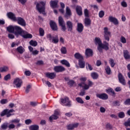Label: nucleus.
Masks as SVG:
<instances>
[{
  "instance_id": "f257e3e1",
  "label": "nucleus",
  "mask_w": 130,
  "mask_h": 130,
  "mask_svg": "<svg viewBox=\"0 0 130 130\" xmlns=\"http://www.w3.org/2000/svg\"><path fill=\"white\" fill-rule=\"evenodd\" d=\"M46 4V2L41 1L39 3H37L36 5V9L41 14H43V15H45V5Z\"/></svg>"
},
{
  "instance_id": "f03ea898",
  "label": "nucleus",
  "mask_w": 130,
  "mask_h": 130,
  "mask_svg": "<svg viewBox=\"0 0 130 130\" xmlns=\"http://www.w3.org/2000/svg\"><path fill=\"white\" fill-rule=\"evenodd\" d=\"M78 85L80 86V87H82L83 90H89L90 87H92V86L94 85V83L90 80H88V84H86L85 82H81Z\"/></svg>"
},
{
  "instance_id": "7ed1b4c3",
  "label": "nucleus",
  "mask_w": 130,
  "mask_h": 130,
  "mask_svg": "<svg viewBox=\"0 0 130 130\" xmlns=\"http://www.w3.org/2000/svg\"><path fill=\"white\" fill-rule=\"evenodd\" d=\"M24 34V30L21 28V27L15 25L14 26V34L15 36H19V35H20L21 36L23 35Z\"/></svg>"
},
{
  "instance_id": "20e7f679",
  "label": "nucleus",
  "mask_w": 130,
  "mask_h": 130,
  "mask_svg": "<svg viewBox=\"0 0 130 130\" xmlns=\"http://www.w3.org/2000/svg\"><path fill=\"white\" fill-rule=\"evenodd\" d=\"M47 38L49 39L50 41H51L52 43L56 44L58 43V37L57 35L51 36V34H48Z\"/></svg>"
},
{
  "instance_id": "39448f33",
  "label": "nucleus",
  "mask_w": 130,
  "mask_h": 130,
  "mask_svg": "<svg viewBox=\"0 0 130 130\" xmlns=\"http://www.w3.org/2000/svg\"><path fill=\"white\" fill-rule=\"evenodd\" d=\"M104 37L105 40L108 42H109L110 40V37H111V32L108 31V28L104 27Z\"/></svg>"
},
{
  "instance_id": "423d86ee",
  "label": "nucleus",
  "mask_w": 130,
  "mask_h": 130,
  "mask_svg": "<svg viewBox=\"0 0 130 130\" xmlns=\"http://www.w3.org/2000/svg\"><path fill=\"white\" fill-rule=\"evenodd\" d=\"M12 112H15V110L13 109H5L1 113V116H5V115H7V117H10V116H12V115H14V114Z\"/></svg>"
},
{
  "instance_id": "0eeeda50",
  "label": "nucleus",
  "mask_w": 130,
  "mask_h": 130,
  "mask_svg": "<svg viewBox=\"0 0 130 130\" xmlns=\"http://www.w3.org/2000/svg\"><path fill=\"white\" fill-rule=\"evenodd\" d=\"M58 23L59 26L61 27L62 31H66V30H67L66 22H64V20H63V18H62L61 16H59L58 18Z\"/></svg>"
},
{
  "instance_id": "6e6552de",
  "label": "nucleus",
  "mask_w": 130,
  "mask_h": 130,
  "mask_svg": "<svg viewBox=\"0 0 130 130\" xmlns=\"http://www.w3.org/2000/svg\"><path fill=\"white\" fill-rule=\"evenodd\" d=\"M108 46H109V44H108V43H107L106 41H104V44L102 45L101 47L99 46V47H98V49L100 51V52H101V51H102V48L103 49H105V50H108V49H109V47Z\"/></svg>"
},
{
  "instance_id": "1a4fd4ad",
  "label": "nucleus",
  "mask_w": 130,
  "mask_h": 130,
  "mask_svg": "<svg viewBox=\"0 0 130 130\" xmlns=\"http://www.w3.org/2000/svg\"><path fill=\"white\" fill-rule=\"evenodd\" d=\"M60 104L65 106H71V102L69 100V98L66 97L64 99H61Z\"/></svg>"
},
{
  "instance_id": "9d476101",
  "label": "nucleus",
  "mask_w": 130,
  "mask_h": 130,
  "mask_svg": "<svg viewBox=\"0 0 130 130\" xmlns=\"http://www.w3.org/2000/svg\"><path fill=\"white\" fill-rule=\"evenodd\" d=\"M22 83V80L20 79V78H16L14 80L13 84L14 86H16V88H21Z\"/></svg>"
},
{
  "instance_id": "9b49d317",
  "label": "nucleus",
  "mask_w": 130,
  "mask_h": 130,
  "mask_svg": "<svg viewBox=\"0 0 130 130\" xmlns=\"http://www.w3.org/2000/svg\"><path fill=\"white\" fill-rule=\"evenodd\" d=\"M54 71L56 73H62V72H64V71H66V68L60 66H55L54 68Z\"/></svg>"
},
{
  "instance_id": "f8f14e48",
  "label": "nucleus",
  "mask_w": 130,
  "mask_h": 130,
  "mask_svg": "<svg viewBox=\"0 0 130 130\" xmlns=\"http://www.w3.org/2000/svg\"><path fill=\"white\" fill-rule=\"evenodd\" d=\"M58 115H59V112L57 110H55L54 114L49 117L50 121L51 122L53 120L57 119V118H58Z\"/></svg>"
},
{
  "instance_id": "ddd939ff",
  "label": "nucleus",
  "mask_w": 130,
  "mask_h": 130,
  "mask_svg": "<svg viewBox=\"0 0 130 130\" xmlns=\"http://www.w3.org/2000/svg\"><path fill=\"white\" fill-rule=\"evenodd\" d=\"M16 21H17L18 24L21 25V26H23V27L26 26V22L22 17H17Z\"/></svg>"
},
{
  "instance_id": "4468645a",
  "label": "nucleus",
  "mask_w": 130,
  "mask_h": 130,
  "mask_svg": "<svg viewBox=\"0 0 130 130\" xmlns=\"http://www.w3.org/2000/svg\"><path fill=\"white\" fill-rule=\"evenodd\" d=\"M96 97L103 100H107L108 95L106 93L96 94Z\"/></svg>"
},
{
  "instance_id": "2eb2a0df",
  "label": "nucleus",
  "mask_w": 130,
  "mask_h": 130,
  "mask_svg": "<svg viewBox=\"0 0 130 130\" xmlns=\"http://www.w3.org/2000/svg\"><path fill=\"white\" fill-rule=\"evenodd\" d=\"M46 77H47V78H48L49 79H50L51 80H52L54 79L55 77H56V74L54 72H53V73L48 72L46 73Z\"/></svg>"
},
{
  "instance_id": "dca6fc26",
  "label": "nucleus",
  "mask_w": 130,
  "mask_h": 130,
  "mask_svg": "<svg viewBox=\"0 0 130 130\" xmlns=\"http://www.w3.org/2000/svg\"><path fill=\"white\" fill-rule=\"evenodd\" d=\"M118 79L120 83H121L122 85H125V80L124 79V77H123L122 74H121V73H119L118 74Z\"/></svg>"
},
{
  "instance_id": "f3484780",
  "label": "nucleus",
  "mask_w": 130,
  "mask_h": 130,
  "mask_svg": "<svg viewBox=\"0 0 130 130\" xmlns=\"http://www.w3.org/2000/svg\"><path fill=\"white\" fill-rule=\"evenodd\" d=\"M109 20L110 21V22L113 23V24H114L115 25H118V20L115 17L109 16Z\"/></svg>"
},
{
  "instance_id": "a211bd4d",
  "label": "nucleus",
  "mask_w": 130,
  "mask_h": 130,
  "mask_svg": "<svg viewBox=\"0 0 130 130\" xmlns=\"http://www.w3.org/2000/svg\"><path fill=\"white\" fill-rule=\"evenodd\" d=\"M83 30H84V25H83V24L81 23H78L77 28L78 32H79V33H82V32H83Z\"/></svg>"
},
{
  "instance_id": "6ab92c4d",
  "label": "nucleus",
  "mask_w": 130,
  "mask_h": 130,
  "mask_svg": "<svg viewBox=\"0 0 130 130\" xmlns=\"http://www.w3.org/2000/svg\"><path fill=\"white\" fill-rule=\"evenodd\" d=\"M7 16L9 19H11V20H12V21H16L17 20V17H16V15L12 12H9L7 14Z\"/></svg>"
},
{
  "instance_id": "aec40b11",
  "label": "nucleus",
  "mask_w": 130,
  "mask_h": 130,
  "mask_svg": "<svg viewBox=\"0 0 130 130\" xmlns=\"http://www.w3.org/2000/svg\"><path fill=\"white\" fill-rule=\"evenodd\" d=\"M85 55L86 57H90L93 55V51L90 49H86L85 50Z\"/></svg>"
},
{
  "instance_id": "412c9836",
  "label": "nucleus",
  "mask_w": 130,
  "mask_h": 130,
  "mask_svg": "<svg viewBox=\"0 0 130 130\" xmlns=\"http://www.w3.org/2000/svg\"><path fill=\"white\" fill-rule=\"evenodd\" d=\"M67 28L68 31L72 32V31L73 30V22L70 21H67Z\"/></svg>"
},
{
  "instance_id": "4be33fe9",
  "label": "nucleus",
  "mask_w": 130,
  "mask_h": 130,
  "mask_svg": "<svg viewBox=\"0 0 130 130\" xmlns=\"http://www.w3.org/2000/svg\"><path fill=\"white\" fill-rule=\"evenodd\" d=\"M123 53L125 59H130L129 52L127 50H123Z\"/></svg>"
},
{
  "instance_id": "5701e85b",
  "label": "nucleus",
  "mask_w": 130,
  "mask_h": 130,
  "mask_svg": "<svg viewBox=\"0 0 130 130\" xmlns=\"http://www.w3.org/2000/svg\"><path fill=\"white\" fill-rule=\"evenodd\" d=\"M50 25L52 30H53L54 31H56V30H57V25H56V23H55V22L51 21L50 22Z\"/></svg>"
},
{
  "instance_id": "b1692460",
  "label": "nucleus",
  "mask_w": 130,
  "mask_h": 130,
  "mask_svg": "<svg viewBox=\"0 0 130 130\" xmlns=\"http://www.w3.org/2000/svg\"><path fill=\"white\" fill-rule=\"evenodd\" d=\"M77 14L79 16H82L83 15V10H82V7L77 6L76 9Z\"/></svg>"
},
{
  "instance_id": "393cba45",
  "label": "nucleus",
  "mask_w": 130,
  "mask_h": 130,
  "mask_svg": "<svg viewBox=\"0 0 130 130\" xmlns=\"http://www.w3.org/2000/svg\"><path fill=\"white\" fill-rule=\"evenodd\" d=\"M7 30L9 33H14L15 26L10 25L7 27Z\"/></svg>"
},
{
  "instance_id": "a878e982",
  "label": "nucleus",
  "mask_w": 130,
  "mask_h": 130,
  "mask_svg": "<svg viewBox=\"0 0 130 130\" xmlns=\"http://www.w3.org/2000/svg\"><path fill=\"white\" fill-rule=\"evenodd\" d=\"M79 66L81 69H84L85 68V61H84V58L79 60Z\"/></svg>"
},
{
  "instance_id": "bb28decb",
  "label": "nucleus",
  "mask_w": 130,
  "mask_h": 130,
  "mask_svg": "<svg viewBox=\"0 0 130 130\" xmlns=\"http://www.w3.org/2000/svg\"><path fill=\"white\" fill-rule=\"evenodd\" d=\"M78 125H79L78 123L74 124H70L67 125V129H69V130L74 129L75 127H77Z\"/></svg>"
},
{
  "instance_id": "cd10ccee",
  "label": "nucleus",
  "mask_w": 130,
  "mask_h": 130,
  "mask_svg": "<svg viewBox=\"0 0 130 130\" xmlns=\"http://www.w3.org/2000/svg\"><path fill=\"white\" fill-rule=\"evenodd\" d=\"M16 51L20 54H22V53L25 52V49H24L22 46H19L17 48Z\"/></svg>"
},
{
  "instance_id": "c85d7f7f",
  "label": "nucleus",
  "mask_w": 130,
  "mask_h": 130,
  "mask_svg": "<svg viewBox=\"0 0 130 130\" xmlns=\"http://www.w3.org/2000/svg\"><path fill=\"white\" fill-rule=\"evenodd\" d=\"M94 41H95V44H98L99 45V46H100V47L102 46V45L103 44H102V42H101V40L100 39V38H95Z\"/></svg>"
},
{
  "instance_id": "c756f323",
  "label": "nucleus",
  "mask_w": 130,
  "mask_h": 130,
  "mask_svg": "<svg viewBox=\"0 0 130 130\" xmlns=\"http://www.w3.org/2000/svg\"><path fill=\"white\" fill-rule=\"evenodd\" d=\"M21 36L23 38H32V35L30 34H26V32L25 31H23V34L21 35Z\"/></svg>"
},
{
  "instance_id": "7c9ffc66",
  "label": "nucleus",
  "mask_w": 130,
  "mask_h": 130,
  "mask_svg": "<svg viewBox=\"0 0 130 130\" xmlns=\"http://www.w3.org/2000/svg\"><path fill=\"white\" fill-rule=\"evenodd\" d=\"M50 5L53 9H54L55 8H57V2L56 1H51L50 2Z\"/></svg>"
},
{
  "instance_id": "2f4dec72",
  "label": "nucleus",
  "mask_w": 130,
  "mask_h": 130,
  "mask_svg": "<svg viewBox=\"0 0 130 130\" xmlns=\"http://www.w3.org/2000/svg\"><path fill=\"white\" fill-rule=\"evenodd\" d=\"M74 56L76 59H79L80 60V59H83L84 57H83V56L81 55L79 53H76L74 55Z\"/></svg>"
},
{
  "instance_id": "473e14b6",
  "label": "nucleus",
  "mask_w": 130,
  "mask_h": 130,
  "mask_svg": "<svg viewBox=\"0 0 130 130\" xmlns=\"http://www.w3.org/2000/svg\"><path fill=\"white\" fill-rule=\"evenodd\" d=\"M8 71H9V67L7 66H4L0 68V72L1 73H6V72H8Z\"/></svg>"
},
{
  "instance_id": "72a5a7b5",
  "label": "nucleus",
  "mask_w": 130,
  "mask_h": 130,
  "mask_svg": "<svg viewBox=\"0 0 130 130\" xmlns=\"http://www.w3.org/2000/svg\"><path fill=\"white\" fill-rule=\"evenodd\" d=\"M8 123L7 122L3 123L1 126L0 129L1 130L7 129V128H8Z\"/></svg>"
},
{
  "instance_id": "f704fd0d",
  "label": "nucleus",
  "mask_w": 130,
  "mask_h": 130,
  "mask_svg": "<svg viewBox=\"0 0 130 130\" xmlns=\"http://www.w3.org/2000/svg\"><path fill=\"white\" fill-rule=\"evenodd\" d=\"M61 63L62 64H64V66H66V67H68V68H70L71 67V65L70 64V62L66 60H62L60 61Z\"/></svg>"
},
{
  "instance_id": "c9c22d12",
  "label": "nucleus",
  "mask_w": 130,
  "mask_h": 130,
  "mask_svg": "<svg viewBox=\"0 0 130 130\" xmlns=\"http://www.w3.org/2000/svg\"><path fill=\"white\" fill-rule=\"evenodd\" d=\"M20 121H21V119H20L19 118H15V119L10 120V123H13V124L19 123V122H20Z\"/></svg>"
},
{
  "instance_id": "e433bc0d",
  "label": "nucleus",
  "mask_w": 130,
  "mask_h": 130,
  "mask_svg": "<svg viewBox=\"0 0 130 130\" xmlns=\"http://www.w3.org/2000/svg\"><path fill=\"white\" fill-rule=\"evenodd\" d=\"M30 130H38L39 129V126L37 125H32L29 126Z\"/></svg>"
},
{
  "instance_id": "4c0bfd02",
  "label": "nucleus",
  "mask_w": 130,
  "mask_h": 130,
  "mask_svg": "<svg viewBox=\"0 0 130 130\" xmlns=\"http://www.w3.org/2000/svg\"><path fill=\"white\" fill-rule=\"evenodd\" d=\"M84 23L86 27L88 26H90V25H91V20H90V19L89 18H85Z\"/></svg>"
},
{
  "instance_id": "58836bf2",
  "label": "nucleus",
  "mask_w": 130,
  "mask_h": 130,
  "mask_svg": "<svg viewBox=\"0 0 130 130\" xmlns=\"http://www.w3.org/2000/svg\"><path fill=\"white\" fill-rule=\"evenodd\" d=\"M105 71L107 75H110V74L111 73V69H110V67L108 66H107L106 67Z\"/></svg>"
},
{
  "instance_id": "ea45409f",
  "label": "nucleus",
  "mask_w": 130,
  "mask_h": 130,
  "mask_svg": "<svg viewBox=\"0 0 130 130\" xmlns=\"http://www.w3.org/2000/svg\"><path fill=\"white\" fill-rule=\"evenodd\" d=\"M91 77L93 80H97V79H98V74L96 73H92L91 74Z\"/></svg>"
},
{
  "instance_id": "a19ab883",
  "label": "nucleus",
  "mask_w": 130,
  "mask_h": 130,
  "mask_svg": "<svg viewBox=\"0 0 130 130\" xmlns=\"http://www.w3.org/2000/svg\"><path fill=\"white\" fill-rule=\"evenodd\" d=\"M76 100L78 103H80V104H84V101H83L82 98L77 97L76 98Z\"/></svg>"
},
{
  "instance_id": "79ce46f5",
  "label": "nucleus",
  "mask_w": 130,
  "mask_h": 130,
  "mask_svg": "<svg viewBox=\"0 0 130 130\" xmlns=\"http://www.w3.org/2000/svg\"><path fill=\"white\" fill-rule=\"evenodd\" d=\"M104 15H105V12L104 11L101 10L99 13V16L100 18H103L104 17Z\"/></svg>"
},
{
  "instance_id": "37998d69",
  "label": "nucleus",
  "mask_w": 130,
  "mask_h": 130,
  "mask_svg": "<svg viewBox=\"0 0 130 130\" xmlns=\"http://www.w3.org/2000/svg\"><path fill=\"white\" fill-rule=\"evenodd\" d=\"M29 44L35 47V46H37V42L36 41L31 40L29 42Z\"/></svg>"
},
{
  "instance_id": "c03bdc74",
  "label": "nucleus",
  "mask_w": 130,
  "mask_h": 130,
  "mask_svg": "<svg viewBox=\"0 0 130 130\" xmlns=\"http://www.w3.org/2000/svg\"><path fill=\"white\" fill-rule=\"evenodd\" d=\"M66 14L68 16H71L72 15L71 9H70V8L68 7L66 8Z\"/></svg>"
},
{
  "instance_id": "a18cd8bd",
  "label": "nucleus",
  "mask_w": 130,
  "mask_h": 130,
  "mask_svg": "<svg viewBox=\"0 0 130 130\" xmlns=\"http://www.w3.org/2000/svg\"><path fill=\"white\" fill-rule=\"evenodd\" d=\"M109 62L111 64L112 68L114 67L115 66V63H114V60L113 59H110Z\"/></svg>"
},
{
  "instance_id": "49530a36",
  "label": "nucleus",
  "mask_w": 130,
  "mask_h": 130,
  "mask_svg": "<svg viewBox=\"0 0 130 130\" xmlns=\"http://www.w3.org/2000/svg\"><path fill=\"white\" fill-rule=\"evenodd\" d=\"M60 51L62 54H66L67 53V48H66V47H62L61 48Z\"/></svg>"
},
{
  "instance_id": "de8ad7c7",
  "label": "nucleus",
  "mask_w": 130,
  "mask_h": 130,
  "mask_svg": "<svg viewBox=\"0 0 130 130\" xmlns=\"http://www.w3.org/2000/svg\"><path fill=\"white\" fill-rule=\"evenodd\" d=\"M31 85H28L25 89V92L27 93H29V92H30V90H31Z\"/></svg>"
},
{
  "instance_id": "09e8293b",
  "label": "nucleus",
  "mask_w": 130,
  "mask_h": 130,
  "mask_svg": "<svg viewBox=\"0 0 130 130\" xmlns=\"http://www.w3.org/2000/svg\"><path fill=\"white\" fill-rule=\"evenodd\" d=\"M107 93H112L113 94V96H114L115 95V92H114V90L112 88H109L107 90Z\"/></svg>"
},
{
  "instance_id": "8fccbe9b",
  "label": "nucleus",
  "mask_w": 130,
  "mask_h": 130,
  "mask_svg": "<svg viewBox=\"0 0 130 130\" xmlns=\"http://www.w3.org/2000/svg\"><path fill=\"white\" fill-rule=\"evenodd\" d=\"M39 33L40 36L43 37L44 36V29L42 28H40L39 29Z\"/></svg>"
},
{
  "instance_id": "3c124183",
  "label": "nucleus",
  "mask_w": 130,
  "mask_h": 130,
  "mask_svg": "<svg viewBox=\"0 0 130 130\" xmlns=\"http://www.w3.org/2000/svg\"><path fill=\"white\" fill-rule=\"evenodd\" d=\"M118 116L119 118H123V117L125 116V114H124V113L123 112H121L119 113Z\"/></svg>"
},
{
  "instance_id": "603ef678",
  "label": "nucleus",
  "mask_w": 130,
  "mask_h": 130,
  "mask_svg": "<svg viewBox=\"0 0 130 130\" xmlns=\"http://www.w3.org/2000/svg\"><path fill=\"white\" fill-rule=\"evenodd\" d=\"M43 82L44 84H46V85H47L48 87H51V83L48 81H44L43 80Z\"/></svg>"
},
{
  "instance_id": "864d4df0",
  "label": "nucleus",
  "mask_w": 130,
  "mask_h": 130,
  "mask_svg": "<svg viewBox=\"0 0 130 130\" xmlns=\"http://www.w3.org/2000/svg\"><path fill=\"white\" fill-rule=\"evenodd\" d=\"M16 127V126L15 124H13V123H11V124H10L8 126V128L9 129H13Z\"/></svg>"
},
{
  "instance_id": "5fc2aeb1",
  "label": "nucleus",
  "mask_w": 130,
  "mask_h": 130,
  "mask_svg": "<svg viewBox=\"0 0 130 130\" xmlns=\"http://www.w3.org/2000/svg\"><path fill=\"white\" fill-rule=\"evenodd\" d=\"M121 5L122 7H123V8H126V7H127V4L124 1H123L121 3Z\"/></svg>"
},
{
  "instance_id": "6e6d98bb",
  "label": "nucleus",
  "mask_w": 130,
  "mask_h": 130,
  "mask_svg": "<svg viewBox=\"0 0 130 130\" xmlns=\"http://www.w3.org/2000/svg\"><path fill=\"white\" fill-rule=\"evenodd\" d=\"M86 69L89 70V71H92L93 70L92 66L89 63H86Z\"/></svg>"
},
{
  "instance_id": "4d7b16f0",
  "label": "nucleus",
  "mask_w": 130,
  "mask_h": 130,
  "mask_svg": "<svg viewBox=\"0 0 130 130\" xmlns=\"http://www.w3.org/2000/svg\"><path fill=\"white\" fill-rule=\"evenodd\" d=\"M120 41L122 43H126V39L124 37H121L120 38Z\"/></svg>"
},
{
  "instance_id": "13d9d810",
  "label": "nucleus",
  "mask_w": 130,
  "mask_h": 130,
  "mask_svg": "<svg viewBox=\"0 0 130 130\" xmlns=\"http://www.w3.org/2000/svg\"><path fill=\"white\" fill-rule=\"evenodd\" d=\"M32 122V120L31 119H28L25 120V124H27L28 125V124H30Z\"/></svg>"
},
{
  "instance_id": "bf43d9fd",
  "label": "nucleus",
  "mask_w": 130,
  "mask_h": 130,
  "mask_svg": "<svg viewBox=\"0 0 130 130\" xmlns=\"http://www.w3.org/2000/svg\"><path fill=\"white\" fill-rule=\"evenodd\" d=\"M10 79H11V74H8L4 77V79L5 81H8V80H10Z\"/></svg>"
},
{
  "instance_id": "052dcab7",
  "label": "nucleus",
  "mask_w": 130,
  "mask_h": 130,
  "mask_svg": "<svg viewBox=\"0 0 130 130\" xmlns=\"http://www.w3.org/2000/svg\"><path fill=\"white\" fill-rule=\"evenodd\" d=\"M43 63H44V62L42 60H38L36 62V64L38 66H42V64H43Z\"/></svg>"
},
{
  "instance_id": "680f3d73",
  "label": "nucleus",
  "mask_w": 130,
  "mask_h": 130,
  "mask_svg": "<svg viewBox=\"0 0 130 130\" xmlns=\"http://www.w3.org/2000/svg\"><path fill=\"white\" fill-rule=\"evenodd\" d=\"M124 104L125 105H130V99L126 100V101L124 102Z\"/></svg>"
},
{
  "instance_id": "e2e57ef3",
  "label": "nucleus",
  "mask_w": 130,
  "mask_h": 130,
  "mask_svg": "<svg viewBox=\"0 0 130 130\" xmlns=\"http://www.w3.org/2000/svg\"><path fill=\"white\" fill-rule=\"evenodd\" d=\"M84 12L85 17H89V11L87 9H85Z\"/></svg>"
},
{
  "instance_id": "0e129e2a",
  "label": "nucleus",
  "mask_w": 130,
  "mask_h": 130,
  "mask_svg": "<svg viewBox=\"0 0 130 130\" xmlns=\"http://www.w3.org/2000/svg\"><path fill=\"white\" fill-rule=\"evenodd\" d=\"M8 38L9 39H14L15 38V36L13 34H8Z\"/></svg>"
},
{
  "instance_id": "69168bd1",
  "label": "nucleus",
  "mask_w": 130,
  "mask_h": 130,
  "mask_svg": "<svg viewBox=\"0 0 130 130\" xmlns=\"http://www.w3.org/2000/svg\"><path fill=\"white\" fill-rule=\"evenodd\" d=\"M113 105L114 106H119L120 104H119V102L117 101H115L113 102Z\"/></svg>"
},
{
  "instance_id": "338daca9",
  "label": "nucleus",
  "mask_w": 130,
  "mask_h": 130,
  "mask_svg": "<svg viewBox=\"0 0 130 130\" xmlns=\"http://www.w3.org/2000/svg\"><path fill=\"white\" fill-rule=\"evenodd\" d=\"M1 104H6V103H8V100L3 99L1 101Z\"/></svg>"
},
{
  "instance_id": "774afa93",
  "label": "nucleus",
  "mask_w": 130,
  "mask_h": 130,
  "mask_svg": "<svg viewBox=\"0 0 130 130\" xmlns=\"http://www.w3.org/2000/svg\"><path fill=\"white\" fill-rule=\"evenodd\" d=\"M24 74H25V76H30L31 75V72L30 71H25L24 72Z\"/></svg>"
}]
</instances>
